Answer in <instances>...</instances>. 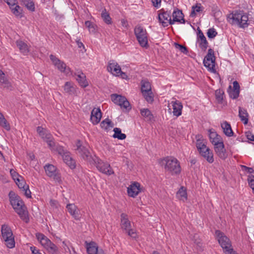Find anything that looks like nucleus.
I'll use <instances>...</instances> for the list:
<instances>
[{
	"mask_svg": "<svg viewBox=\"0 0 254 254\" xmlns=\"http://www.w3.org/2000/svg\"><path fill=\"white\" fill-rule=\"evenodd\" d=\"M175 46L176 48L179 49L182 53L187 54L188 53V50L186 46H184L182 45L179 44L177 43H174Z\"/></svg>",
	"mask_w": 254,
	"mask_h": 254,
	"instance_id": "nucleus-42",
	"label": "nucleus"
},
{
	"mask_svg": "<svg viewBox=\"0 0 254 254\" xmlns=\"http://www.w3.org/2000/svg\"><path fill=\"white\" fill-rule=\"evenodd\" d=\"M239 116L241 119L242 122H243L244 125H247L248 122V114L246 110L239 107Z\"/></svg>",
	"mask_w": 254,
	"mask_h": 254,
	"instance_id": "nucleus-30",
	"label": "nucleus"
},
{
	"mask_svg": "<svg viewBox=\"0 0 254 254\" xmlns=\"http://www.w3.org/2000/svg\"><path fill=\"white\" fill-rule=\"evenodd\" d=\"M248 181L250 187L253 189L254 188V176H249L248 178Z\"/></svg>",
	"mask_w": 254,
	"mask_h": 254,
	"instance_id": "nucleus-53",
	"label": "nucleus"
},
{
	"mask_svg": "<svg viewBox=\"0 0 254 254\" xmlns=\"http://www.w3.org/2000/svg\"><path fill=\"white\" fill-rule=\"evenodd\" d=\"M30 249L33 254H42L35 247H31Z\"/></svg>",
	"mask_w": 254,
	"mask_h": 254,
	"instance_id": "nucleus-62",
	"label": "nucleus"
},
{
	"mask_svg": "<svg viewBox=\"0 0 254 254\" xmlns=\"http://www.w3.org/2000/svg\"><path fill=\"white\" fill-rule=\"evenodd\" d=\"M107 70L113 74L119 75L121 72V68L119 64L114 61H110L107 66Z\"/></svg>",
	"mask_w": 254,
	"mask_h": 254,
	"instance_id": "nucleus-19",
	"label": "nucleus"
},
{
	"mask_svg": "<svg viewBox=\"0 0 254 254\" xmlns=\"http://www.w3.org/2000/svg\"><path fill=\"white\" fill-rule=\"evenodd\" d=\"M25 6L27 7V8L28 10L31 11H34L35 10L34 3L32 0H31L29 2L26 4Z\"/></svg>",
	"mask_w": 254,
	"mask_h": 254,
	"instance_id": "nucleus-50",
	"label": "nucleus"
},
{
	"mask_svg": "<svg viewBox=\"0 0 254 254\" xmlns=\"http://www.w3.org/2000/svg\"><path fill=\"white\" fill-rule=\"evenodd\" d=\"M64 91L70 95H77L76 86L70 82H66L64 86Z\"/></svg>",
	"mask_w": 254,
	"mask_h": 254,
	"instance_id": "nucleus-22",
	"label": "nucleus"
},
{
	"mask_svg": "<svg viewBox=\"0 0 254 254\" xmlns=\"http://www.w3.org/2000/svg\"><path fill=\"white\" fill-rule=\"evenodd\" d=\"M246 135L247 139L251 141H254V135L250 132H246Z\"/></svg>",
	"mask_w": 254,
	"mask_h": 254,
	"instance_id": "nucleus-58",
	"label": "nucleus"
},
{
	"mask_svg": "<svg viewBox=\"0 0 254 254\" xmlns=\"http://www.w3.org/2000/svg\"><path fill=\"white\" fill-rule=\"evenodd\" d=\"M64 161L72 169L76 167V163L69 155L67 151L62 156Z\"/></svg>",
	"mask_w": 254,
	"mask_h": 254,
	"instance_id": "nucleus-24",
	"label": "nucleus"
},
{
	"mask_svg": "<svg viewBox=\"0 0 254 254\" xmlns=\"http://www.w3.org/2000/svg\"><path fill=\"white\" fill-rule=\"evenodd\" d=\"M37 131L41 137L48 143L49 146H53V136L47 130L46 128H37Z\"/></svg>",
	"mask_w": 254,
	"mask_h": 254,
	"instance_id": "nucleus-15",
	"label": "nucleus"
},
{
	"mask_svg": "<svg viewBox=\"0 0 254 254\" xmlns=\"http://www.w3.org/2000/svg\"><path fill=\"white\" fill-rule=\"evenodd\" d=\"M101 118V117L94 116V115H92L90 116V120L93 125H96L100 122Z\"/></svg>",
	"mask_w": 254,
	"mask_h": 254,
	"instance_id": "nucleus-51",
	"label": "nucleus"
},
{
	"mask_svg": "<svg viewBox=\"0 0 254 254\" xmlns=\"http://www.w3.org/2000/svg\"><path fill=\"white\" fill-rule=\"evenodd\" d=\"M217 239L225 254H237L232 248L230 239L219 230L215 231Z\"/></svg>",
	"mask_w": 254,
	"mask_h": 254,
	"instance_id": "nucleus-3",
	"label": "nucleus"
},
{
	"mask_svg": "<svg viewBox=\"0 0 254 254\" xmlns=\"http://www.w3.org/2000/svg\"><path fill=\"white\" fill-rule=\"evenodd\" d=\"M241 167L243 171H246L249 174H252L254 172V170L253 168L248 167L244 165H241Z\"/></svg>",
	"mask_w": 254,
	"mask_h": 254,
	"instance_id": "nucleus-54",
	"label": "nucleus"
},
{
	"mask_svg": "<svg viewBox=\"0 0 254 254\" xmlns=\"http://www.w3.org/2000/svg\"><path fill=\"white\" fill-rule=\"evenodd\" d=\"M121 227L125 231L131 228L130 221L128 220L127 215L125 213L121 215Z\"/></svg>",
	"mask_w": 254,
	"mask_h": 254,
	"instance_id": "nucleus-25",
	"label": "nucleus"
},
{
	"mask_svg": "<svg viewBox=\"0 0 254 254\" xmlns=\"http://www.w3.org/2000/svg\"><path fill=\"white\" fill-rule=\"evenodd\" d=\"M5 2L10 7H13L16 4L17 0H4Z\"/></svg>",
	"mask_w": 254,
	"mask_h": 254,
	"instance_id": "nucleus-57",
	"label": "nucleus"
},
{
	"mask_svg": "<svg viewBox=\"0 0 254 254\" xmlns=\"http://www.w3.org/2000/svg\"><path fill=\"white\" fill-rule=\"evenodd\" d=\"M208 135L210 141L213 145L222 140L221 136L218 135L213 128L208 130Z\"/></svg>",
	"mask_w": 254,
	"mask_h": 254,
	"instance_id": "nucleus-20",
	"label": "nucleus"
},
{
	"mask_svg": "<svg viewBox=\"0 0 254 254\" xmlns=\"http://www.w3.org/2000/svg\"><path fill=\"white\" fill-rule=\"evenodd\" d=\"M126 232L127 233L128 235L132 238H135L136 237V234L134 230L130 228L128 230L126 231Z\"/></svg>",
	"mask_w": 254,
	"mask_h": 254,
	"instance_id": "nucleus-56",
	"label": "nucleus"
},
{
	"mask_svg": "<svg viewBox=\"0 0 254 254\" xmlns=\"http://www.w3.org/2000/svg\"><path fill=\"white\" fill-rule=\"evenodd\" d=\"M111 99L115 104L119 105L122 109L127 111L131 109L130 104L125 97L113 94L111 95Z\"/></svg>",
	"mask_w": 254,
	"mask_h": 254,
	"instance_id": "nucleus-10",
	"label": "nucleus"
},
{
	"mask_svg": "<svg viewBox=\"0 0 254 254\" xmlns=\"http://www.w3.org/2000/svg\"><path fill=\"white\" fill-rule=\"evenodd\" d=\"M217 34V32L214 28H210L207 32V36L209 38H214Z\"/></svg>",
	"mask_w": 254,
	"mask_h": 254,
	"instance_id": "nucleus-45",
	"label": "nucleus"
},
{
	"mask_svg": "<svg viewBox=\"0 0 254 254\" xmlns=\"http://www.w3.org/2000/svg\"><path fill=\"white\" fill-rule=\"evenodd\" d=\"M101 117V112L99 109L94 108L91 112V116Z\"/></svg>",
	"mask_w": 254,
	"mask_h": 254,
	"instance_id": "nucleus-55",
	"label": "nucleus"
},
{
	"mask_svg": "<svg viewBox=\"0 0 254 254\" xmlns=\"http://www.w3.org/2000/svg\"><path fill=\"white\" fill-rule=\"evenodd\" d=\"M23 190L24 191H25V195L28 197V198H30L31 197V192L30 191V190H29V187H28V189H23Z\"/></svg>",
	"mask_w": 254,
	"mask_h": 254,
	"instance_id": "nucleus-59",
	"label": "nucleus"
},
{
	"mask_svg": "<svg viewBox=\"0 0 254 254\" xmlns=\"http://www.w3.org/2000/svg\"><path fill=\"white\" fill-rule=\"evenodd\" d=\"M17 46L20 51L23 54H27L29 52L27 45L22 41H17Z\"/></svg>",
	"mask_w": 254,
	"mask_h": 254,
	"instance_id": "nucleus-35",
	"label": "nucleus"
},
{
	"mask_svg": "<svg viewBox=\"0 0 254 254\" xmlns=\"http://www.w3.org/2000/svg\"><path fill=\"white\" fill-rule=\"evenodd\" d=\"M36 237L42 246L46 249L50 254H58L59 249L51 240L44 234L36 233Z\"/></svg>",
	"mask_w": 254,
	"mask_h": 254,
	"instance_id": "nucleus-4",
	"label": "nucleus"
},
{
	"mask_svg": "<svg viewBox=\"0 0 254 254\" xmlns=\"http://www.w3.org/2000/svg\"><path fill=\"white\" fill-rule=\"evenodd\" d=\"M74 74L76 76V80L81 86L86 87L88 85V83L86 79V76L83 73L81 72L79 73V72H78V73H75Z\"/></svg>",
	"mask_w": 254,
	"mask_h": 254,
	"instance_id": "nucleus-28",
	"label": "nucleus"
},
{
	"mask_svg": "<svg viewBox=\"0 0 254 254\" xmlns=\"http://www.w3.org/2000/svg\"><path fill=\"white\" fill-rule=\"evenodd\" d=\"M1 83L3 85L4 88L10 90H12V86L7 78H5Z\"/></svg>",
	"mask_w": 254,
	"mask_h": 254,
	"instance_id": "nucleus-47",
	"label": "nucleus"
},
{
	"mask_svg": "<svg viewBox=\"0 0 254 254\" xmlns=\"http://www.w3.org/2000/svg\"><path fill=\"white\" fill-rule=\"evenodd\" d=\"M177 195L178 197L181 199L186 200L187 198V193L184 187L181 188V189L178 191Z\"/></svg>",
	"mask_w": 254,
	"mask_h": 254,
	"instance_id": "nucleus-39",
	"label": "nucleus"
},
{
	"mask_svg": "<svg viewBox=\"0 0 254 254\" xmlns=\"http://www.w3.org/2000/svg\"><path fill=\"white\" fill-rule=\"evenodd\" d=\"M101 17L103 21L107 24H111L112 19L105 8H104L102 11Z\"/></svg>",
	"mask_w": 254,
	"mask_h": 254,
	"instance_id": "nucleus-34",
	"label": "nucleus"
},
{
	"mask_svg": "<svg viewBox=\"0 0 254 254\" xmlns=\"http://www.w3.org/2000/svg\"><path fill=\"white\" fill-rule=\"evenodd\" d=\"M173 17L174 18V21L181 22L180 18L184 17V14L181 10L177 9L174 11L173 13Z\"/></svg>",
	"mask_w": 254,
	"mask_h": 254,
	"instance_id": "nucleus-40",
	"label": "nucleus"
},
{
	"mask_svg": "<svg viewBox=\"0 0 254 254\" xmlns=\"http://www.w3.org/2000/svg\"><path fill=\"white\" fill-rule=\"evenodd\" d=\"M2 238L5 242V245L9 248L15 246V241L11 228L6 225H2L1 229Z\"/></svg>",
	"mask_w": 254,
	"mask_h": 254,
	"instance_id": "nucleus-6",
	"label": "nucleus"
},
{
	"mask_svg": "<svg viewBox=\"0 0 254 254\" xmlns=\"http://www.w3.org/2000/svg\"><path fill=\"white\" fill-rule=\"evenodd\" d=\"M214 149L217 156L222 160H225L228 156L222 140L213 145Z\"/></svg>",
	"mask_w": 254,
	"mask_h": 254,
	"instance_id": "nucleus-16",
	"label": "nucleus"
},
{
	"mask_svg": "<svg viewBox=\"0 0 254 254\" xmlns=\"http://www.w3.org/2000/svg\"><path fill=\"white\" fill-rule=\"evenodd\" d=\"M140 184L134 182L127 188V193L129 196L135 197L140 191Z\"/></svg>",
	"mask_w": 254,
	"mask_h": 254,
	"instance_id": "nucleus-18",
	"label": "nucleus"
},
{
	"mask_svg": "<svg viewBox=\"0 0 254 254\" xmlns=\"http://www.w3.org/2000/svg\"><path fill=\"white\" fill-rule=\"evenodd\" d=\"M158 19L160 23H161L163 27H167L168 25L167 21L171 17V11H165L164 9H162L159 11Z\"/></svg>",
	"mask_w": 254,
	"mask_h": 254,
	"instance_id": "nucleus-17",
	"label": "nucleus"
},
{
	"mask_svg": "<svg viewBox=\"0 0 254 254\" xmlns=\"http://www.w3.org/2000/svg\"><path fill=\"white\" fill-rule=\"evenodd\" d=\"M203 10V7L201 6L200 3H197L195 5H193L192 6V11L190 13V16L191 17H194L195 16V12H199Z\"/></svg>",
	"mask_w": 254,
	"mask_h": 254,
	"instance_id": "nucleus-38",
	"label": "nucleus"
},
{
	"mask_svg": "<svg viewBox=\"0 0 254 254\" xmlns=\"http://www.w3.org/2000/svg\"><path fill=\"white\" fill-rule=\"evenodd\" d=\"M5 78H6L5 77V74L0 69V83H1Z\"/></svg>",
	"mask_w": 254,
	"mask_h": 254,
	"instance_id": "nucleus-61",
	"label": "nucleus"
},
{
	"mask_svg": "<svg viewBox=\"0 0 254 254\" xmlns=\"http://www.w3.org/2000/svg\"><path fill=\"white\" fill-rule=\"evenodd\" d=\"M11 204L15 212L19 215L20 218L27 223L29 221L28 211L24 202L19 196H15L11 198Z\"/></svg>",
	"mask_w": 254,
	"mask_h": 254,
	"instance_id": "nucleus-2",
	"label": "nucleus"
},
{
	"mask_svg": "<svg viewBox=\"0 0 254 254\" xmlns=\"http://www.w3.org/2000/svg\"><path fill=\"white\" fill-rule=\"evenodd\" d=\"M171 104L173 106V113L174 115L177 117L180 116L182 114V110L183 108L182 103L178 101H172Z\"/></svg>",
	"mask_w": 254,
	"mask_h": 254,
	"instance_id": "nucleus-27",
	"label": "nucleus"
},
{
	"mask_svg": "<svg viewBox=\"0 0 254 254\" xmlns=\"http://www.w3.org/2000/svg\"><path fill=\"white\" fill-rule=\"evenodd\" d=\"M76 153L84 160L90 163L94 161V155L92 156L87 147L83 145L80 140H77L75 143Z\"/></svg>",
	"mask_w": 254,
	"mask_h": 254,
	"instance_id": "nucleus-5",
	"label": "nucleus"
},
{
	"mask_svg": "<svg viewBox=\"0 0 254 254\" xmlns=\"http://www.w3.org/2000/svg\"><path fill=\"white\" fill-rule=\"evenodd\" d=\"M197 36L200 39L199 47L201 49L205 51L208 47V42L205 37L200 29H198Z\"/></svg>",
	"mask_w": 254,
	"mask_h": 254,
	"instance_id": "nucleus-26",
	"label": "nucleus"
},
{
	"mask_svg": "<svg viewBox=\"0 0 254 254\" xmlns=\"http://www.w3.org/2000/svg\"><path fill=\"white\" fill-rule=\"evenodd\" d=\"M159 163L165 166V169L171 173L172 175H178L181 172V166L179 161L175 158L167 157L161 159Z\"/></svg>",
	"mask_w": 254,
	"mask_h": 254,
	"instance_id": "nucleus-1",
	"label": "nucleus"
},
{
	"mask_svg": "<svg viewBox=\"0 0 254 254\" xmlns=\"http://www.w3.org/2000/svg\"><path fill=\"white\" fill-rule=\"evenodd\" d=\"M215 97L219 103H222L224 92L222 89H217L215 91Z\"/></svg>",
	"mask_w": 254,
	"mask_h": 254,
	"instance_id": "nucleus-36",
	"label": "nucleus"
},
{
	"mask_svg": "<svg viewBox=\"0 0 254 254\" xmlns=\"http://www.w3.org/2000/svg\"><path fill=\"white\" fill-rule=\"evenodd\" d=\"M199 153L208 163H212L214 162L213 153L208 147Z\"/></svg>",
	"mask_w": 254,
	"mask_h": 254,
	"instance_id": "nucleus-21",
	"label": "nucleus"
},
{
	"mask_svg": "<svg viewBox=\"0 0 254 254\" xmlns=\"http://www.w3.org/2000/svg\"><path fill=\"white\" fill-rule=\"evenodd\" d=\"M223 129V132L227 136H232L234 135V132L232 129V128H222Z\"/></svg>",
	"mask_w": 254,
	"mask_h": 254,
	"instance_id": "nucleus-49",
	"label": "nucleus"
},
{
	"mask_svg": "<svg viewBox=\"0 0 254 254\" xmlns=\"http://www.w3.org/2000/svg\"><path fill=\"white\" fill-rule=\"evenodd\" d=\"M161 0H152V2L154 7H158V5L161 3Z\"/></svg>",
	"mask_w": 254,
	"mask_h": 254,
	"instance_id": "nucleus-63",
	"label": "nucleus"
},
{
	"mask_svg": "<svg viewBox=\"0 0 254 254\" xmlns=\"http://www.w3.org/2000/svg\"><path fill=\"white\" fill-rule=\"evenodd\" d=\"M141 90L146 101L148 103H152L154 101V95L151 90L150 83L148 81L142 80Z\"/></svg>",
	"mask_w": 254,
	"mask_h": 254,
	"instance_id": "nucleus-11",
	"label": "nucleus"
},
{
	"mask_svg": "<svg viewBox=\"0 0 254 254\" xmlns=\"http://www.w3.org/2000/svg\"><path fill=\"white\" fill-rule=\"evenodd\" d=\"M86 244L87 253L88 254H96L97 253L98 247L95 242H91L89 243Z\"/></svg>",
	"mask_w": 254,
	"mask_h": 254,
	"instance_id": "nucleus-29",
	"label": "nucleus"
},
{
	"mask_svg": "<svg viewBox=\"0 0 254 254\" xmlns=\"http://www.w3.org/2000/svg\"><path fill=\"white\" fill-rule=\"evenodd\" d=\"M10 173L13 177L14 180H16V177L18 176V174L15 172V171L13 169H11L10 171Z\"/></svg>",
	"mask_w": 254,
	"mask_h": 254,
	"instance_id": "nucleus-64",
	"label": "nucleus"
},
{
	"mask_svg": "<svg viewBox=\"0 0 254 254\" xmlns=\"http://www.w3.org/2000/svg\"><path fill=\"white\" fill-rule=\"evenodd\" d=\"M94 161L95 162H91L90 164L95 165L100 172L108 175L114 173L109 164L104 162L96 155H94Z\"/></svg>",
	"mask_w": 254,
	"mask_h": 254,
	"instance_id": "nucleus-8",
	"label": "nucleus"
},
{
	"mask_svg": "<svg viewBox=\"0 0 254 254\" xmlns=\"http://www.w3.org/2000/svg\"><path fill=\"white\" fill-rule=\"evenodd\" d=\"M114 126H117V124H115L108 118L105 119L101 123V127H113Z\"/></svg>",
	"mask_w": 254,
	"mask_h": 254,
	"instance_id": "nucleus-41",
	"label": "nucleus"
},
{
	"mask_svg": "<svg viewBox=\"0 0 254 254\" xmlns=\"http://www.w3.org/2000/svg\"><path fill=\"white\" fill-rule=\"evenodd\" d=\"M50 58L54 65L61 72L66 74L69 72L70 68L66 66V64L64 62L61 61L53 55H51Z\"/></svg>",
	"mask_w": 254,
	"mask_h": 254,
	"instance_id": "nucleus-13",
	"label": "nucleus"
},
{
	"mask_svg": "<svg viewBox=\"0 0 254 254\" xmlns=\"http://www.w3.org/2000/svg\"><path fill=\"white\" fill-rule=\"evenodd\" d=\"M141 114L142 116L147 118L149 120H151L153 117L151 112L147 109L141 110Z\"/></svg>",
	"mask_w": 254,
	"mask_h": 254,
	"instance_id": "nucleus-43",
	"label": "nucleus"
},
{
	"mask_svg": "<svg viewBox=\"0 0 254 254\" xmlns=\"http://www.w3.org/2000/svg\"><path fill=\"white\" fill-rule=\"evenodd\" d=\"M17 182H16V184L17 185L19 189H27L28 187V185L26 184V183L21 180L20 181L19 179L17 178L16 179Z\"/></svg>",
	"mask_w": 254,
	"mask_h": 254,
	"instance_id": "nucleus-44",
	"label": "nucleus"
},
{
	"mask_svg": "<svg viewBox=\"0 0 254 254\" xmlns=\"http://www.w3.org/2000/svg\"><path fill=\"white\" fill-rule=\"evenodd\" d=\"M14 7H10V9L12 13L17 17L21 18L22 17V8L17 4L14 6Z\"/></svg>",
	"mask_w": 254,
	"mask_h": 254,
	"instance_id": "nucleus-33",
	"label": "nucleus"
},
{
	"mask_svg": "<svg viewBox=\"0 0 254 254\" xmlns=\"http://www.w3.org/2000/svg\"><path fill=\"white\" fill-rule=\"evenodd\" d=\"M113 131L114 132V134L112 136L115 138H118V139L123 140L126 138V135L125 133L122 132L120 128H114Z\"/></svg>",
	"mask_w": 254,
	"mask_h": 254,
	"instance_id": "nucleus-32",
	"label": "nucleus"
},
{
	"mask_svg": "<svg viewBox=\"0 0 254 254\" xmlns=\"http://www.w3.org/2000/svg\"><path fill=\"white\" fill-rule=\"evenodd\" d=\"M0 126L1 127H7L9 126L6 120L4 118L3 115L0 113Z\"/></svg>",
	"mask_w": 254,
	"mask_h": 254,
	"instance_id": "nucleus-46",
	"label": "nucleus"
},
{
	"mask_svg": "<svg viewBox=\"0 0 254 254\" xmlns=\"http://www.w3.org/2000/svg\"><path fill=\"white\" fill-rule=\"evenodd\" d=\"M233 88L235 90H240V85L237 81L233 82Z\"/></svg>",
	"mask_w": 254,
	"mask_h": 254,
	"instance_id": "nucleus-60",
	"label": "nucleus"
},
{
	"mask_svg": "<svg viewBox=\"0 0 254 254\" xmlns=\"http://www.w3.org/2000/svg\"><path fill=\"white\" fill-rule=\"evenodd\" d=\"M215 61L214 51L212 49H209L207 55L203 60L204 65L207 67L210 71L215 72Z\"/></svg>",
	"mask_w": 254,
	"mask_h": 254,
	"instance_id": "nucleus-12",
	"label": "nucleus"
},
{
	"mask_svg": "<svg viewBox=\"0 0 254 254\" xmlns=\"http://www.w3.org/2000/svg\"><path fill=\"white\" fill-rule=\"evenodd\" d=\"M49 147L53 151H55L58 153L60 155L63 156L66 151V149H64V147L58 144H56L54 141V145Z\"/></svg>",
	"mask_w": 254,
	"mask_h": 254,
	"instance_id": "nucleus-31",
	"label": "nucleus"
},
{
	"mask_svg": "<svg viewBox=\"0 0 254 254\" xmlns=\"http://www.w3.org/2000/svg\"><path fill=\"white\" fill-rule=\"evenodd\" d=\"M240 90H233L229 92V96L232 99H237L239 95Z\"/></svg>",
	"mask_w": 254,
	"mask_h": 254,
	"instance_id": "nucleus-48",
	"label": "nucleus"
},
{
	"mask_svg": "<svg viewBox=\"0 0 254 254\" xmlns=\"http://www.w3.org/2000/svg\"><path fill=\"white\" fill-rule=\"evenodd\" d=\"M66 208L68 212L75 218L76 220H79L80 216L79 213V210L77 209V207L74 204H68L66 205Z\"/></svg>",
	"mask_w": 254,
	"mask_h": 254,
	"instance_id": "nucleus-23",
	"label": "nucleus"
},
{
	"mask_svg": "<svg viewBox=\"0 0 254 254\" xmlns=\"http://www.w3.org/2000/svg\"><path fill=\"white\" fill-rule=\"evenodd\" d=\"M134 33L140 45L147 48L149 45L146 30L141 26H137L134 28Z\"/></svg>",
	"mask_w": 254,
	"mask_h": 254,
	"instance_id": "nucleus-9",
	"label": "nucleus"
},
{
	"mask_svg": "<svg viewBox=\"0 0 254 254\" xmlns=\"http://www.w3.org/2000/svg\"><path fill=\"white\" fill-rule=\"evenodd\" d=\"M196 147L199 152L202 150H204L205 149L207 148L205 142L203 140L199 139H198L196 140Z\"/></svg>",
	"mask_w": 254,
	"mask_h": 254,
	"instance_id": "nucleus-37",
	"label": "nucleus"
},
{
	"mask_svg": "<svg viewBox=\"0 0 254 254\" xmlns=\"http://www.w3.org/2000/svg\"><path fill=\"white\" fill-rule=\"evenodd\" d=\"M232 23L238 25L240 27L245 28L248 26V17L243 11H235L232 13Z\"/></svg>",
	"mask_w": 254,
	"mask_h": 254,
	"instance_id": "nucleus-7",
	"label": "nucleus"
},
{
	"mask_svg": "<svg viewBox=\"0 0 254 254\" xmlns=\"http://www.w3.org/2000/svg\"><path fill=\"white\" fill-rule=\"evenodd\" d=\"M46 174L58 182L61 181V175L56 167L52 164H48L45 166Z\"/></svg>",
	"mask_w": 254,
	"mask_h": 254,
	"instance_id": "nucleus-14",
	"label": "nucleus"
},
{
	"mask_svg": "<svg viewBox=\"0 0 254 254\" xmlns=\"http://www.w3.org/2000/svg\"><path fill=\"white\" fill-rule=\"evenodd\" d=\"M85 26L88 27L89 30L92 31V32L94 31L95 30L94 25L90 21H87L85 22Z\"/></svg>",
	"mask_w": 254,
	"mask_h": 254,
	"instance_id": "nucleus-52",
	"label": "nucleus"
}]
</instances>
